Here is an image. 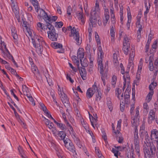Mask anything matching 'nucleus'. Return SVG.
Segmentation results:
<instances>
[{
	"instance_id": "a878e982",
	"label": "nucleus",
	"mask_w": 158,
	"mask_h": 158,
	"mask_svg": "<svg viewBox=\"0 0 158 158\" xmlns=\"http://www.w3.org/2000/svg\"><path fill=\"white\" fill-rule=\"evenodd\" d=\"M2 51L3 54V57L6 60H10L13 57L10 52H6L3 50H2Z\"/></svg>"
},
{
	"instance_id": "9d476101",
	"label": "nucleus",
	"mask_w": 158,
	"mask_h": 158,
	"mask_svg": "<svg viewBox=\"0 0 158 158\" xmlns=\"http://www.w3.org/2000/svg\"><path fill=\"white\" fill-rule=\"evenodd\" d=\"M97 45L98 46V50L100 54L99 57V54H98V58L97 59L98 64H99V62L100 64L102 63V58L103 57L104 53L101 47V44H100Z\"/></svg>"
},
{
	"instance_id": "c9c22d12",
	"label": "nucleus",
	"mask_w": 158,
	"mask_h": 158,
	"mask_svg": "<svg viewBox=\"0 0 158 158\" xmlns=\"http://www.w3.org/2000/svg\"><path fill=\"white\" fill-rule=\"evenodd\" d=\"M157 85V84L156 82H153L151 83L149 85V89L151 91L154 92L153 89H154L156 86Z\"/></svg>"
},
{
	"instance_id": "680f3d73",
	"label": "nucleus",
	"mask_w": 158,
	"mask_h": 158,
	"mask_svg": "<svg viewBox=\"0 0 158 158\" xmlns=\"http://www.w3.org/2000/svg\"><path fill=\"white\" fill-rule=\"evenodd\" d=\"M62 102L64 104L65 106H68L69 105V100L68 99H63V100L62 101Z\"/></svg>"
},
{
	"instance_id": "dca6fc26",
	"label": "nucleus",
	"mask_w": 158,
	"mask_h": 158,
	"mask_svg": "<svg viewBox=\"0 0 158 158\" xmlns=\"http://www.w3.org/2000/svg\"><path fill=\"white\" fill-rule=\"evenodd\" d=\"M127 158H135L134 150L133 144H131L129 151L126 153Z\"/></svg>"
},
{
	"instance_id": "9b49d317",
	"label": "nucleus",
	"mask_w": 158,
	"mask_h": 158,
	"mask_svg": "<svg viewBox=\"0 0 158 158\" xmlns=\"http://www.w3.org/2000/svg\"><path fill=\"white\" fill-rule=\"evenodd\" d=\"M70 134L71 135L75 143L76 144L79 148H81L82 147V145L81 143L80 139L77 136L75 132H73L72 133H71Z\"/></svg>"
},
{
	"instance_id": "f03ea898",
	"label": "nucleus",
	"mask_w": 158,
	"mask_h": 158,
	"mask_svg": "<svg viewBox=\"0 0 158 158\" xmlns=\"http://www.w3.org/2000/svg\"><path fill=\"white\" fill-rule=\"evenodd\" d=\"M32 43L35 48L36 51L38 54H41L43 50V46L46 45L43 38L38 36H35L32 39Z\"/></svg>"
},
{
	"instance_id": "412c9836",
	"label": "nucleus",
	"mask_w": 158,
	"mask_h": 158,
	"mask_svg": "<svg viewBox=\"0 0 158 158\" xmlns=\"http://www.w3.org/2000/svg\"><path fill=\"white\" fill-rule=\"evenodd\" d=\"M139 117L135 116L132 119L131 123L133 127L138 126L139 124Z\"/></svg>"
},
{
	"instance_id": "423d86ee",
	"label": "nucleus",
	"mask_w": 158,
	"mask_h": 158,
	"mask_svg": "<svg viewBox=\"0 0 158 158\" xmlns=\"http://www.w3.org/2000/svg\"><path fill=\"white\" fill-rule=\"evenodd\" d=\"M149 58V69L151 71H152L155 70L156 71V74L158 71L157 69L158 68V60L156 59L155 60L153 65V61L154 60V56L153 55L151 56Z\"/></svg>"
},
{
	"instance_id": "0e129e2a",
	"label": "nucleus",
	"mask_w": 158,
	"mask_h": 158,
	"mask_svg": "<svg viewBox=\"0 0 158 158\" xmlns=\"http://www.w3.org/2000/svg\"><path fill=\"white\" fill-rule=\"evenodd\" d=\"M92 89H93V91H94V93L97 91V92H98V91H99L98 90V88L97 86L96 85L95 83L94 85L92 86V88H91Z\"/></svg>"
},
{
	"instance_id": "393cba45",
	"label": "nucleus",
	"mask_w": 158,
	"mask_h": 158,
	"mask_svg": "<svg viewBox=\"0 0 158 158\" xmlns=\"http://www.w3.org/2000/svg\"><path fill=\"white\" fill-rule=\"evenodd\" d=\"M84 56L83 50L81 48H79L77 52V58L80 59V60L84 58Z\"/></svg>"
},
{
	"instance_id": "6e6d98bb",
	"label": "nucleus",
	"mask_w": 158,
	"mask_h": 158,
	"mask_svg": "<svg viewBox=\"0 0 158 158\" xmlns=\"http://www.w3.org/2000/svg\"><path fill=\"white\" fill-rule=\"evenodd\" d=\"M97 94H96V100L97 101H100L101 98V94L99 91L96 92Z\"/></svg>"
},
{
	"instance_id": "37998d69",
	"label": "nucleus",
	"mask_w": 158,
	"mask_h": 158,
	"mask_svg": "<svg viewBox=\"0 0 158 158\" xmlns=\"http://www.w3.org/2000/svg\"><path fill=\"white\" fill-rule=\"evenodd\" d=\"M145 6L146 8V11L144 12V14L145 16H147V15L149 11V9L150 8V3H149L148 6V4H146L145 5Z\"/></svg>"
},
{
	"instance_id": "f257e3e1",
	"label": "nucleus",
	"mask_w": 158,
	"mask_h": 158,
	"mask_svg": "<svg viewBox=\"0 0 158 158\" xmlns=\"http://www.w3.org/2000/svg\"><path fill=\"white\" fill-rule=\"evenodd\" d=\"M145 134V140L143 145V151L145 158H150L151 156L156 152V147L152 142H150L149 137L147 132H142Z\"/></svg>"
},
{
	"instance_id": "20e7f679",
	"label": "nucleus",
	"mask_w": 158,
	"mask_h": 158,
	"mask_svg": "<svg viewBox=\"0 0 158 158\" xmlns=\"http://www.w3.org/2000/svg\"><path fill=\"white\" fill-rule=\"evenodd\" d=\"M130 38L127 35H124L123 38V50L125 54L127 55L128 54L129 48L130 44Z\"/></svg>"
},
{
	"instance_id": "4be33fe9",
	"label": "nucleus",
	"mask_w": 158,
	"mask_h": 158,
	"mask_svg": "<svg viewBox=\"0 0 158 158\" xmlns=\"http://www.w3.org/2000/svg\"><path fill=\"white\" fill-rule=\"evenodd\" d=\"M94 93V92L93 91L92 89L91 88L88 89L86 93V98L88 99L91 98Z\"/></svg>"
},
{
	"instance_id": "473e14b6",
	"label": "nucleus",
	"mask_w": 158,
	"mask_h": 158,
	"mask_svg": "<svg viewBox=\"0 0 158 158\" xmlns=\"http://www.w3.org/2000/svg\"><path fill=\"white\" fill-rule=\"evenodd\" d=\"M153 94L154 92L150 91L147 95L146 100L148 102H149L151 100Z\"/></svg>"
},
{
	"instance_id": "e433bc0d",
	"label": "nucleus",
	"mask_w": 158,
	"mask_h": 158,
	"mask_svg": "<svg viewBox=\"0 0 158 158\" xmlns=\"http://www.w3.org/2000/svg\"><path fill=\"white\" fill-rule=\"evenodd\" d=\"M26 96L27 97L29 101L31 102L32 104H33V106H35V103L34 102L33 98L32 97L31 93H29L28 94H27Z\"/></svg>"
},
{
	"instance_id": "bb28decb",
	"label": "nucleus",
	"mask_w": 158,
	"mask_h": 158,
	"mask_svg": "<svg viewBox=\"0 0 158 158\" xmlns=\"http://www.w3.org/2000/svg\"><path fill=\"white\" fill-rule=\"evenodd\" d=\"M117 80V77L115 75H113L111 79V83L112 87L114 88Z\"/></svg>"
},
{
	"instance_id": "c756f323",
	"label": "nucleus",
	"mask_w": 158,
	"mask_h": 158,
	"mask_svg": "<svg viewBox=\"0 0 158 158\" xmlns=\"http://www.w3.org/2000/svg\"><path fill=\"white\" fill-rule=\"evenodd\" d=\"M51 45L54 48H62V44L56 42H53L51 43Z\"/></svg>"
},
{
	"instance_id": "5701e85b",
	"label": "nucleus",
	"mask_w": 158,
	"mask_h": 158,
	"mask_svg": "<svg viewBox=\"0 0 158 158\" xmlns=\"http://www.w3.org/2000/svg\"><path fill=\"white\" fill-rule=\"evenodd\" d=\"M80 71V75L83 80H85L86 79V74L85 70V69L82 68L80 69V68H78Z\"/></svg>"
},
{
	"instance_id": "2eb2a0df",
	"label": "nucleus",
	"mask_w": 158,
	"mask_h": 158,
	"mask_svg": "<svg viewBox=\"0 0 158 158\" xmlns=\"http://www.w3.org/2000/svg\"><path fill=\"white\" fill-rule=\"evenodd\" d=\"M135 49L133 47L131 48L130 52L129 58V63L131 65L132 64V62L135 56Z\"/></svg>"
},
{
	"instance_id": "3c124183",
	"label": "nucleus",
	"mask_w": 158,
	"mask_h": 158,
	"mask_svg": "<svg viewBox=\"0 0 158 158\" xmlns=\"http://www.w3.org/2000/svg\"><path fill=\"white\" fill-rule=\"evenodd\" d=\"M95 150L97 155L99 157L101 158L102 157H103V156H102V154L101 153V152L98 148H97L95 147Z\"/></svg>"
},
{
	"instance_id": "774afa93",
	"label": "nucleus",
	"mask_w": 158,
	"mask_h": 158,
	"mask_svg": "<svg viewBox=\"0 0 158 158\" xmlns=\"http://www.w3.org/2000/svg\"><path fill=\"white\" fill-rule=\"evenodd\" d=\"M104 16H110L109 12L107 8L106 7L104 8Z\"/></svg>"
},
{
	"instance_id": "c03bdc74",
	"label": "nucleus",
	"mask_w": 158,
	"mask_h": 158,
	"mask_svg": "<svg viewBox=\"0 0 158 158\" xmlns=\"http://www.w3.org/2000/svg\"><path fill=\"white\" fill-rule=\"evenodd\" d=\"M65 122L67 126L69 127V129H70V134L71 133H72L74 132L73 129L71 126V125L70 124L69 122L67 120L65 121Z\"/></svg>"
},
{
	"instance_id": "4468645a",
	"label": "nucleus",
	"mask_w": 158,
	"mask_h": 158,
	"mask_svg": "<svg viewBox=\"0 0 158 158\" xmlns=\"http://www.w3.org/2000/svg\"><path fill=\"white\" fill-rule=\"evenodd\" d=\"M100 9L99 7V3L96 2L95 4V7L92 8L91 12L90 15L92 16H96L97 12H99Z\"/></svg>"
},
{
	"instance_id": "79ce46f5",
	"label": "nucleus",
	"mask_w": 158,
	"mask_h": 158,
	"mask_svg": "<svg viewBox=\"0 0 158 158\" xmlns=\"http://www.w3.org/2000/svg\"><path fill=\"white\" fill-rule=\"evenodd\" d=\"M31 69L35 75H37L39 73L38 69L36 66L34 65L32 66Z\"/></svg>"
},
{
	"instance_id": "4d7b16f0",
	"label": "nucleus",
	"mask_w": 158,
	"mask_h": 158,
	"mask_svg": "<svg viewBox=\"0 0 158 158\" xmlns=\"http://www.w3.org/2000/svg\"><path fill=\"white\" fill-rule=\"evenodd\" d=\"M81 64L82 67H85L88 66V64L86 62V60H84L83 61H82V60L81 59Z\"/></svg>"
},
{
	"instance_id": "e2e57ef3",
	"label": "nucleus",
	"mask_w": 158,
	"mask_h": 158,
	"mask_svg": "<svg viewBox=\"0 0 158 158\" xmlns=\"http://www.w3.org/2000/svg\"><path fill=\"white\" fill-rule=\"evenodd\" d=\"M134 109L135 104L134 103L133 104L131 105V108L130 110V113L131 114H133V113H134L133 111L134 110Z\"/></svg>"
},
{
	"instance_id": "f704fd0d",
	"label": "nucleus",
	"mask_w": 158,
	"mask_h": 158,
	"mask_svg": "<svg viewBox=\"0 0 158 158\" xmlns=\"http://www.w3.org/2000/svg\"><path fill=\"white\" fill-rule=\"evenodd\" d=\"M22 90L24 95H26L29 93H30L28 88L25 85H23L22 86Z\"/></svg>"
},
{
	"instance_id": "13d9d810",
	"label": "nucleus",
	"mask_w": 158,
	"mask_h": 158,
	"mask_svg": "<svg viewBox=\"0 0 158 158\" xmlns=\"http://www.w3.org/2000/svg\"><path fill=\"white\" fill-rule=\"evenodd\" d=\"M40 108L42 109L44 112H45L46 110H47L46 107L45 106L44 104L40 102L39 103Z\"/></svg>"
},
{
	"instance_id": "4c0bfd02",
	"label": "nucleus",
	"mask_w": 158,
	"mask_h": 158,
	"mask_svg": "<svg viewBox=\"0 0 158 158\" xmlns=\"http://www.w3.org/2000/svg\"><path fill=\"white\" fill-rule=\"evenodd\" d=\"M54 123L56 124L62 130H64L65 128V126L64 124L62 123H60L56 122L55 120H54Z\"/></svg>"
},
{
	"instance_id": "5fc2aeb1",
	"label": "nucleus",
	"mask_w": 158,
	"mask_h": 158,
	"mask_svg": "<svg viewBox=\"0 0 158 158\" xmlns=\"http://www.w3.org/2000/svg\"><path fill=\"white\" fill-rule=\"evenodd\" d=\"M111 152L114 154V156H118V154L120 153L118 150L114 148H112Z\"/></svg>"
},
{
	"instance_id": "864d4df0",
	"label": "nucleus",
	"mask_w": 158,
	"mask_h": 158,
	"mask_svg": "<svg viewBox=\"0 0 158 158\" xmlns=\"http://www.w3.org/2000/svg\"><path fill=\"white\" fill-rule=\"evenodd\" d=\"M113 61L115 63L118 62L117 54L116 53H114L113 54Z\"/></svg>"
},
{
	"instance_id": "6e6552de",
	"label": "nucleus",
	"mask_w": 158,
	"mask_h": 158,
	"mask_svg": "<svg viewBox=\"0 0 158 158\" xmlns=\"http://www.w3.org/2000/svg\"><path fill=\"white\" fill-rule=\"evenodd\" d=\"M71 31L72 34L73 35L74 39L76 40L77 44L80 45L81 43L82 40L80 39L79 33L77 32L75 27H73Z\"/></svg>"
},
{
	"instance_id": "603ef678",
	"label": "nucleus",
	"mask_w": 158,
	"mask_h": 158,
	"mask_svg": "<svg viewBox=\"0 0 158 158\" xmlns=\"http://www.w3.org/2000/svg\"><path fill=\"white\" fill-rule=\"evenodd\" d=\"M121 123V120H119L118 122V124H117V132L118 133V135L120 133V131H119V130L120 128Z\"/></svg>"
},
{
	"instance_id": "de8ad7c7",
	"label": "nucleus",
	"mask_w": 158,
	"mask_h": 158,
	"mask_svg": "<svg viewBox=\"0 0 158 158\" xmlns=\"http://www.w3.org/2000/svg\"><path fill=\"white\" fill-rule=\"evenodd\" d=\"M107 104L109 110L111 111L113 108L111 102L110 100L108 101Z\"/></svg>"
},
{
	"instance_id": "c85d7f7f",
	"label": "nucleus",
	"mask_w": 158,
	"mask_h": 158,
	"mask_svg": "<svg viewBox=\"0 0 158 158\" xmlns=\"http://www.w3.org/2000/svg\"><path fill=\"white\" fill-rule=\"evenodd\" d=\"M58 135L60 138V139L63 140L64 143V141L66 140H67V138H65L66 134L65 132L64 131H60L59 132L58 134Z\"/></svg>"
},
{
	"instance_id": "f3484780",
	"label": "nucleus",
	"mask_w": 158,
	"mask_h": 158,
	"mask_svg": "<svg viewBox=\"0 0 158 158\" xmlns=\"http://www.w3.org/2000/svg\"><path fill=\"white\" fill-rule=\"evenodd\" d=\"M11 6L13 11L15 15H19V9L16 2L15 3L12 2Z\"/></svg>"
},
{
	"instance_id": "bf43d9fd",
	"label": "nucleus",
	"mask_w": 158,
	"mask_h": 158,
	"mask_svg": "<svg viewBox=\"0 0 158 158\" xmlns=\"http://www.w3.org/2000/svg\"><path fill=\"white\" fill-rule=\"evenodd\" d=\"M44 113L46 114V115L48 118H51L54 121V120L55 119L52 117L51 115L49 113L48 110H46L45 112H44Z\"/></svg>"
},
{
	"instance_id": "f8f14e48",
	"label": "nucleus",
	"mask_w": 158,
	"mask_h": 158,
	"mask_svg": "<svg viewBox=\"0 0 158 158\" xmlns=\"http://www.w3.org/2000/svg\"><path fill=\"white\" fill-rule=\"evenodd\" d=\"M49 25L52 24L49 23L48 24L47 23V25H44L42 24L40 22H39L37 24V29L39 31H42V30L45 31L47 28L48 29V26Z\"/></svg>"
},
{
	"instance_id": "49530a36",
	"label": "nucleus",
	"mask_w": 158,
	"mask_h": 158,
	"mask_svg": "<svg viewBox=\"0 0 158 158\" xmlns=\"http://www.w3.org/2000/svg\"><path fill=\"white\" fill-rule=\"evenodd\" d=\"M23 31L25 33L27 36H28V35L30 36H31V35H32V32L29 28H28Z\"/></svg>"
},
{
	"instance_id": "72a5a7b5",
	"label": "nucleus",
	"mask_w": 158,
	"mask_h": 158,
	"mask_svg": "<svg viewBox=\"0 0 158 158\" xmlns=\"http://www.w3.org/2000/svg\"><path fill=\"white\" fill-rule=\"evenodd\" d=\"M72 59L73 62L76 63L77 66L78 68H79V58H77V56L76 57L75 56H73L72 57Z\"/></svg>"
},
{
	"instance_id": "7c9ffc66",
	"label": "nucleus",
	"mask_w": 158,
	"mask_h": 158,
	"mask_svg": "<svg viewBox=\"0 0 158 158\" xmlns=\"http://www.w3.org/2000/svg\"><path fill=\"white\" fill-rule=\"evenodd\" d=\"M115 94L116 95H117L118 98L119 99H121V98H123H123L124 99L123 94L121 95V97L119 96V95L121 94L122 93V90L121 89H119L118 88L116 89L115 90Z\"/></svg>"
},
{
	"instance_id": "1a4fd4ad",
	"label": "nucleus",
	"mask_w": 158,
	"mask_h": 158,
	"mask_svg": "<svg viewBox=\"0 0 158 158\" xmlns=\"http://www.w3.org/2000/svg\"><path fill=\"white\" fill-rule=\"evenodd\" d=\"M38 15L42 17L46 22L50 21V19L45 12L42 9H40L38 10Z\"/></svg>"
},
{
	"instance_id": "58836bf2",
	"label": "nucleus",
	"mask_w": 158,
	"mask_h": 158,
	"mask_svg": "<svg viewBox=\"0 0 158 158\" xmlns=\"http://www.w3.org/2000/svg\"><path fill=\"white\" fill-rule=\"evenodd\" d=\"M95 37L97 45H100L101 44V40L98 33L96 32H95Z\"/></svg>"
},
{
	"instance_id": "8fccbe9b",
	"label": "nucleus",
	"mask_w": 158,
	"mask_h": 158,
	"mask_svg": "<svg viewBox=\"0 0 158 158\" xmlns=\"http://www.w3.org/2000/svg\"><path fill=\"white\" fill-rule=\"evenodd\" d=\"M55 27L57 28H60L62 27L63 25V23L61 21L59 22H56L55 23Z\"/></svg>"
},
{
	"instance_id": "338daca9",
	"label": "nucleus",
	"mask_w": 158,
	"mask_h": 158,
	"mask_svg": "<svg viewBox=\"0 0 158 158\" xmlns=\"http://www.w3.org/2000/svg\"><path fill=\"white\" fill-rule=\"evenodd\" d=\"M110 86L107 85L106 88L104 91V93L106 95H107L110 89Z\"/></svg>"
},
{
	"instance_id": "a19ab883",
	"label": "nucleus",
	"mask_w": 158,
	"mask_h": 158,
	"mask_svg": "<svg viewBox=\"0 0 158 158\" xmlns=\"http://www.w3.org/2000/svg\"><path fill=\"white\" fill-rule=\"evenodd\" d=\"M110 19V16H104V18H103L102 22L103 25L104 26H105L107 23Z\"/></svg>"
},
{
	"instance_id": "aec40b11",
	"label": "nucleus",
	"mask_w": 158,
	"mask_h": 158,
	"mask_svg": "<svg viewBox=\"0 0 158 158\" xmlns=\"http://www.w3.org/2000/svg\"><path fill=\"white\" fill-rule=\"evenodd\" d=\"M151 137L152 140L158 138V131L156 129L152 130Z\"/></svg>"
},
{
	"instance_id": "a211bd4d",
	"label": "nucleus",
	"mask_w": 158,
	"mask_h": 158,
	"mask_svg": "<svg viewBox=\"0 0 158 158\" xmlns=\"http://www.w3.org/2000/svg\"><path fill=\"white\" fill-rule=\"evenodd\" d=\"M155 112L153 110H150L148 115V123H152V121L155 119Z\"/></svg>"
},
{
	"instance_id": "cd10ccee",
	"label": "nucleus",
	"mask_w": 158,
	"mask_h": 158,
	"mask_svg": "<svg viewBox=\"0 0 158 158\" xmlns=\"http://www.w3.org/2000/svg\"><path fill=\"white\" fill-rule=\"evenodd\" d=\"M96 16H91L89 18V25L93 26L96 23Z\"/></svg>"
},
{
	"instance_id": "6ab92c4d",
	"label": "nucleus",
	"mask_w": 158,
	"mask_h": 158,
	"mask_svg": "<svg viewBox=\"0 0 158 158\" xmlns=\"http://www.w3.org/2000/svg\"><path fill=\"white\" fill-rule=\"evenodd\" d=\"M89 116L90 120L92 126L94 128H95V127H97V117H96V118H94L91 116V118L90 114H89Z\"/></svg>"
},
{
	"instance_id": "ea45409f",
	"label": "nucleus",
	"mask_w": 158,
	"mask_h": 158,
	"mask_svg": "<svg viewBox=\"0 0 158 158\" xmlns=\"http://www.w3.org/2000/svg\"><path fill=\"white\" fill-rule=\"evenodd\" d=\"M135 152L136 153L137 155H138L139 156H140V148L139 147V144H135Z\"/></svg>"
},
{
	"instance_id": "b1692460",
	"label": "nucleus",
	"mask_w": 158,
	"mask_h": 158,
	"mask_svg": "<svg viewBox=\"0 0 158 158\" xmlns=\"http://www.w3.org/2000/svg\"><path fill=\"white\" fill-rule=\"evenodd\" d=\"M12 35L14 39L15 40V43H16L17 42V40L18 38V35L16 33V31L15 29V28L13 27L11 29Z\"/></svg>"
},
{
	"instance_id": "ddd939ff",
	"label": "nucleus",
	"mask_w": 158,
	"mask_h": 158,
	"mask_svg": "<svg viewBox=\"0 0 158 158\" xmlns=\"http://www.w3.org/2000/svg\"><path fill=\"white\" fill-rule=\"evenodd\" d=\"M98 64V69H100V73L101 74V78L102 80L103 79H107V75L106 73H104V70H103V66L102 63H100Z\"/></svg>"
},
{
	"instance_id": "0eeeda50",
	"label": "nucleus",
	"mask_w": 158,
	"mask_h": 158,
	"mask_svg": "<svg viewBox=\"0 0 158 158\" xmlns=\"http://www.w3.org/2000/svg\"><path fill=\"white\" fill-rule=\"evenodd\" d=\"M64 143L65 147L68 150L73 153L77 154L75 149L73 143L70 142V141L69 139H67L66 140H64Z\"/></svg>"
},
{
	"instance_id": "39448f33",
	"label": "nucleus",
	"mask_w": 158,
	"mask_h": 158,
	"mask_svg": "<svg viewBox=\"0 0 158 158\" xmlns=\"http://www.w3.org/2000/svg\"><path fill=\"white\" fill-rule=\"evenodd\" d=\"M120 102L123 103V104H120V110L122 112H123L124 109L125 104H128L130 102L129 94L127 89L124 92V99L123 98H121Z\"/></svg>"
},
{
	"instance_id": "7ed1b4c3",
	"label": "nucleus",
	"mask_w": 158,
	"mask_h": 158,
	"mask_svg": "<svg viewBox=\"0 0 158 158\" xmlns=\"http://www.w3.org/2000/svg\"><path fill=\"white\" fill-rule=\"evenodd\" d=\"M49 31L47 32L48 38L52 41L57 40L58 37V34L56 32L53 26L49 25L48 26Z\"/></svg>"
},
{
	"instance_id": "2f4dec72",
	"label": "nucleus",
	"mask_w": 158,
	"mask_h": 158,
	"mask_svg": "<svg viewBox=\"0 0 158 158\" xmlns=\"http://www.w3.org/2000/svg\"><path fill=\"white\" fill-rule=\"evenodd\" d=\"M133 140L134 145L139 144V140L138 134V133L136 132H135V133H134Z\"/></svg>"
},
{
	"instance_id": "052dcab7",
	"label": "nucleus",
	"mask_w": 158,
	"mask_h": 158,
	"mask_svg": "<svg viewBox=\"0 0 158 158\" xmlns=\"http://www.w3.org/2000/svg\"><path fill=\"white\" fill-rule=\"evenodd\" d=\"M50 91V94L51 96L52 97V98H56L55 96V94L54 93V90H53L52 89H51L49 90Z\"/></svg>"
},
{
	"instance_id": "a18cd8bd",
	"label": "nucleus",
	"mask_w": 158,
	"mask_h": 158,
	"mask_svg": "<svg viewBox=\"0 0 158 158\" xmlns=\"http://www.w3.org/2000/svg\"><path fill=\"white\" fill-rule=\"evenodd\" d=\"M93 26L89 25V27L88 29V32L89 33V36L91 39V36H92V33L93 32L92 28Z\"/></svg>"
},
{
	"instance_id": "09e8293b",
	"label": "nucleus",
	"mask_w": 158,
	"mask_h": 158,
	"mask_svg": "<svg viewBox=\"0 0 158 158\" xmlns=\"http://www.w3.org/2000/svg\"><path fill=\"white\" fill-rule=\"evenodd\" d=\"M49 18L50 19V21L48 22H46L48 24V23H51L52 22H54L57 19V17L56 16H52V17H50L49 16Z\"/></svg>"
},
{
	"instance_id": "69168bd1",
	"label": "nucleus",
	"mask_w": 158,
	"mask_h": 158,
	"mask_svg": "<svg viewBox=\"0 0 158 158\" xmlns=\"http://www.w3.org/2000/svg\"><path fill=\"white\" fill-rule=\"evenodd\" d=\"M128 21L127 22V24H130V23L131 22V13H128Z\"/></svg>"
}]
</instances>
